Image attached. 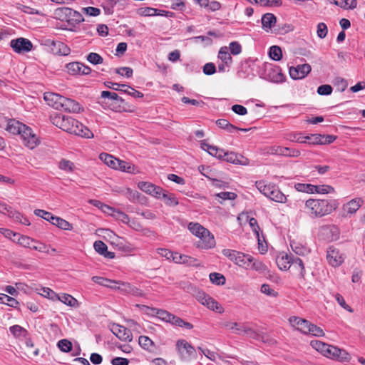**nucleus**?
I'll use <instances>...</instances> for the list:
<instances>
[{"label":"nucleus","instance_id":"f257e3e1","mask_svg":"<svg viewBox=\"0 0 365 365\" xmlns=\"http://www.w3.org/2000/svg\"><path fill=\"white\" fill-rule=\"evenodd\" d=\"M51 122L61 130L86 138H93V133L87 127L71 116L62 114L51 115Z\"/></svg>","mask_w":365,"mask_h":365},{"label":"nucleus","instance_id":"f03ea898","mask_svg":"<svg viewBox=\"0 0 365 365\" xmlns=\"http://www.w3.org/2000/svg\"><path fill=\"white\" fill-rule=\"evenodd\" d=\"M339 205L336 200L309 199L305 202V207L312 217H322L327 215L335 210Z\"/></svg>","mask_w":365,"mask_h":365},{"label":"nucleus","instance_id":"7ed1b4c3","mask_svg":"<svg viewBox=\"0 0 365 365\" xmlns=\"http://www.w3.org/2000/svg\"><path fill=\"white\" fill-rule=\"evenodd\" d=\"M189 231L199 238L195 243L197 248L209 250L215 247L216 242L214 235L198 222H191L187 225Z\"/></svg>","mask_w":365,"mask_h":365},{"label":"nucleus","instance_id":"20e7f679","mask_svg":"<svg viewBox=\"0 0 365 365\" xmlns=\"http://www.w3.org/2000/svg\"><path fill=\"white\" fill-rule=\"evenodd\" d=\"M311 346L324 356L339 361H349L351 356L346 351L319 340L311 341Z\"/></svg>","mask_w":365,"mask_h":365},{"label":"nucleus","instance_id":"39448f33","mask_svg":"<svg viewBox=\"0 0 365 365\" xmlns=\"http://www.w3.org/2000/svg\"><path fill=\"white\" fill-rule=\"evenodd\" d=\"M53 16L56 19L66 22L71 27H75L77 24L84 21L81 13L68 7L56 9L53 11Z\"/></svg>","mask_w":365,"mask_h":365},{"label":"nucleus","instance_id":"423d86ee","mask_svg":"<svg viewBox=\"0 0 365 365\" xmlns=\"http://www.w3.org/2000/svg\"><path fill=\"white\" fill-rule=\"evenodd\" d=\"M256 187L262 194L270 200L279 203L286 202V196L274 184L268 183L265 181H257Z\"/></svg>","mask_w":365,"mask_h":365},{"label":"nucleus","instance_id":"0eeeda50","mask_svg":"<svg viewBox=\"0 0 365 365\" xmlns=\"http://www.w3.org/2000/svg\"><path fill=\"white\" fill-rule=\"evenodd\" d=\"M222 254L240 267H247L254 260V258L250 255L230 249L223 250Z\"/></svg>","mask_w":365,"mask_h":365},{"label":"nucleus","instance_id":"6e6552de","mask_svg":"<svg viewBox=\"0 0 365 365\" xmlns=\"http://www.w3.org/2000/svg\"><path fill=\"white\" fill-rule=\"evenodd\" d=\"M176 350L180 359L184 361H189L196 358L195 347L185 339H178L176 341Z\"/></svg>","mask_w":365,"mask_h":365},{"label":"nucleus","instance_id":"1a4fd4ad","mask_svg":"<svg viewBox=\"0 0 365 365\" xmlns=\"http://www.w3.org/2000/svg\"><path fill=\"white\" fill-rule=\"evenodd\" d=\"M104 84L108 88L123 92L135 98L143 97V94L141 92L134 89L133 88L126 84H120L118 83H113L111 81H106L105 82Z\"/></svg>","mask_w":365,"mask_h":365},{"label":"nucleus","instance_id":"9d476101","mask_svg":"<svg viewBox=\"0 0 365 365\" xmlns=\"http://www.w3.org/2000/svg\"><path fill=\"white\" fill-rule=\"evenodd\" d=\"M101 96L102 98H108L112 101L110 104V107L113 110L116 112L125 110V108L122 106L124 103V100L116 93L103 91L101 92Z\"/></svg>","mask_w":365,"mask_h":365},{"label":"nucleus","instance_id":"9b49d317","mask_svg":"<svg viewBox=\"0 0 365 365\" xmlns=\"http://www.w3.org/2000/svg\"><path fill=\"white\" fill-rule=\"evenodd\" d=\"M318 235L324 240L332 242L339 239V230L334 225H324L319 228Z\"/></svg>","mask_w":365,"mask_h":365},{"label":"nucleus","instance_id":"f8f14e48","mask_svg":"<svg viewBox=\"0 0 365 365\" xmlns=\"http://www.w3.org/2000/svg\"><path fill=\"white\" fill-rule=\"evenodd\" d=\"M11 47L13 50L19 53H24L32 50V43L27 38H18L11 40L10 43Z\"/></svg>","mask_w":365,"mask_h":365},{"label":"nucleus","instance_id":"ddd939ff","mask_svg":"<svg viewBox=\"0 0 365 365\" xmlns=\"http://www.w3.org/2000/svg\"><path fill=\"white\" fill-rule=\"evenodd\" d=\"M138 188L143 192L158 199L161 198L163 189L150 182H139L138 183Z\"/></svg>","mask_w":365,"mask_h":365},{"label":"nucleus","instance_id":"4468645a","mask_svg":"<svg viewBox=\"0 0 365 365\" xmlns=\"http://www.w3.org/2000/svg\"><path fill=\"white\" fill-rule=\"evenodd\" d=\"M327 259L329 264L334 267L340 266L344 261V255L333 246L328 247Z\"/></svg>","mask_w":365,"mask_h":365},{"label":"nucleus","instance_id":"2eb2a0df","mask_svg":"<svg viewBox=\"0 0 365 365\" xmlns=\"http://www.w3.org/2000/svg\"><path fill=\"white\" fill-rule=\"evenodd\" d=\"M24 141V144L31 149H33L37 145L38 138L35 134L33 133L31 128L24 125L19 134Z\"/></svg>","mask_w":365,"mask_h":365},{"label":"nucleus","instance_id":"dca6fc26","mask_svg":"<svg viewBox=\"0 0 365 365\" xmlns=\"http://www.w3.org/2000/svg\"><path fill=\"white\" fill-rule=\"evenodd\" d=\"M311 66L308 63L292 66L289 68V76L292 79H302L311 71Z\"/></svg>","mask_w":365,"mask_h":365},{"label":"nucleus","instance_id":"f3484780","mask_svg":"<svg viewBox=\"0 0 365 365\" xmlns=\"http://www.w3.org/2000/svg\"><path fill=\"white\" fill-rule=\"evenodd\" d=\"M199 297L202 304L206 306L208 309L218 313H222L224 312L223 307L216 300L205 292L200 293Z\"/></svg>","mask_w":365,"mask_h":365},{"label":"nucleus","instance_id":"a211bd4d","mask_svg":"<svg viewBox=\"0 0 365 365\" xmlns=\"http://www.w3.org/2000/svg\"><path fill=\"white\" fill-rule=\"evenodd\" d=\"M289 322L293 327L304 334H307L310 331L309 327L312 323L307 319L293 316L289 317Z\"/></svg>","mask_w":365,"mask_h":365},{"label":"nucleus","instance_id":"6ab92c4d","mask_svg":"<svg viewBox=\"0 0 365 365\" xmlns=\"http://www.w3.org/2000/svg\"><path fill=\"white\" fill-rule=\"evenodd\" d=\"M117 284H118V290L122 294H131L135 297H142L143 295L142 290L128 282L117 281Z\"/></svg>","mask_w":365,"mask_h":365},{"label":"nucleus","instance_id":"aec40b11","mask_svg":"<svg viewBox=\"0 0 365 365\" xmlns=\"http://www.w3.org/2000/svg\"><path fill=\"white\" fill-rule=\"evenodd\" d=\"M63 96L55 93L46 92L43 94V99L47 104L56 110H61V104L63 99Z\"/></svg>","mask_w":365,"mask_h":365},{"label":"nucleus","instance_id":"412c9836","mask_svg":"<svg viewBox=\"0 0 365 365\" xmlns=\"http://www.w3.org/2000/svg\"><path fill=\"white\" fill-rule=\"evenodd\" d=\"M174 262L183 264L187 266L198 267L200 263L196 258L175 252L172 259Z\"/></svg>","mask_w":365,"mask_h":365},{"label":"nucleus","instance_id":"4be33fe9","mask_svg":"<svg viewBox=\"0 0 365 365\" xmlns=\"http://www.w3.org/2000/svg\"><path fill=\"white\" fill-rule=\"evenodd\" d=\"M61 110L68 113H80L83 110V108L75 100L63 97Z\"/></svg>","mask_w":365,"mask_h":365},{"label":"nucleus","instance_id":"5701e85b","mask_svg":"<svg viewBox=\"0 0 365 365\" xmlns=\"http://www.w3.org/2000/svg\"><path fill=\"white\" fill-rule=\"evenodd\" d=\"M223 157V160L227 163L242 165H248V160L247 158L234 152H225Z\"/></svg>","mask_w":365,"mask_h":365},{"label":"nucleus","instance_id":"b1692460","mask_svg":"<svg viewBox=\"0 0 365 365\" xmlns=\"http://www.w3.org/2000/svg\"><path fill=\"white\" fill-rule=\"evenodd\" d=\"M113 331L114 334H115V336L122 341L130 342L133 340V335L130 329L123 326H115Z\"/></svg>","mask_w":365,"mask_h":365},{"label":"nucleus","instance_id":"393cba45","mask_svg":"<svg viewBox=\"0 0 365 365\" xmlns=\"http://www.w3.org/2000/svg\"><path fill=\"white\" fill-rule=\"evenodd\" d=\"M277 24V18L276 16L271 13H267L264 14L262 17V29L267 31H271L274 29Z\"/></svg>","mask_w":365,"mask_h":365},{"label":"nucleus","instance_id":"a878e982","mask_svg":"<svg viewBox=\"0 0 365 365\" xmlns=\"http://www.w3.org/2000/svg\"><path fill=\"white\" fill-rule=\"evenodd\" d=\"M293 260V255L287 253H282L277 256L276 262L278 267L281 270H287L290 268L292 262Z\"/></svg>","mask_w":365,"mask_h":365},{"label":"nucleus","instance_id":"bb28decb","mask_svg":"<svg viewBox=\"0 0 365 365\" xmlns=\"http://www.w3.org/2000/svg\"><path fill=\"white\" fill-rule=\"evenodd\" d=\"M22 128H24V124L15 119H7L6 125L4 126L6 131L14 135H19Z\"/></svg>","mask_w":365,"mask_h":365},{"label":"nucleus","instance_id":"cd10ccee","mask_svg":"<svg viewBox=\"0 0 365 365\" xmlns=\"http://www.w3.org/2000/svg\"><path fill=\"white\" fill-rule=\"evenodd\" d=\"M123 195L131 202H140L144 203L146 202V197L143 195H141L140 192L135 190H133L130 188H126L123 191Z\"/></svg>","mask_w":365,"mask_h":365},{"label":"nucleus","instance_id":"c85d7f7f","mask_svg":"<svg viewBox=\"0 0 365 365\" xmlns=\"http://www.w3.org/2000/svg\"><path fill=\"white\" fill-rule=\"evenodd\" d=\"M361 203V198L353 199L343 206V210L347 214L353 215L359 209Z\"/></svg>","mask_w":365,"mask_h":365},{"label":"nucleus","instance_id":"c756f323","mask_svg":"<svg viewBox=\"0 0 365 365\" xmlns=\"http://www.w3.org/2000/svg\"><path fill=\"white\" fill-rule=\"evenodd\" d=\"M56 297L59 301L67 306L71 307H78L79 306L78 300L71 294L62 293L61 294L56 295Z\"/></svg>","mask_w":365,"mask_h":365},{"label":"nucleus","instance_id":"7c9ffc66","mask_svg":"<svg viewBox=\"0 0 365 365\" xmlns=\"http://www.w3.org/2000/svg\"><path fill=\"white\" fill-rule=\"evenodd\" d=\"M161 200H163L164 203L167 206L175 207L178 205L179 202L176 196L169 192L168 191L163 190V194L161 195Z\"/></svg>","mask_w":365,"mask_h":365},{"label":"nucleus","instance_id":"2f4dec72","mask_svg":"<svg viewBox=\"0 0 365 365\" xmlns=\"http://www.w3.org/2000/svg\"><path fill=\"white\" fill-rule=\"evenodd\" d=\"M48 45L53 46L58 48V51H55L56 53L66 56L70 53V48L61 41H55L53 40H48Z\"/></svg>","mask_w":365,"mask_h":365},{"label":"nucleus","instance_id":"473e14b6","mask_svg":"<svg viewBox=\"0 0 365 365\" xmlns=\"http://www.w3.org/2000/svg\"><path fill=\"white\" fill-rule=\"evenodd\" d=\"M99 158L108 167L113 169H115L116 166L118 164L119 159L108 153H103L100 154Z\"/></svg>","mask_w":365,"mask_h":365},{"label":"nucleus","instance_id":"72a5a7b5","mask_svg":"<svg viewBox=\"0 0 365 365\" xmlns=\"http://www.w3.org/2000/svg\"><path fill=\"white\" fill-rule=\"evenodd\" d=\"M51 223L64 230H71L73 229V225L70 222L59 217L53 216V217H51Z\"/></svg>","mask_w":365,"mask_h":365},{"label":"nucleus","instance_id":"f704fd0d","mask_svg":"<svg viewBox=\"0 0 365 365\" xmlns=\"http://www.w3.org/2000/svg\"><path fill=\"white\" fill-rule=\"evenodd\" d=\"M217 57L221 61L225 62V64L231 66L232 63V58L231 56V53H229V49L227 46H222L220 48Z\"/></svg>","mask_w":365,"mask_h":365},{"label":"nucleus","instance_id":"c9c22d12","mask_svg":"<svg viewBox=\"0 0 365 365\" xmlns=\"http://www.w3.org/2000/svg\"><path fill=\"white\" fill-rule=\"evenodd\" d=\"M243 334H245L247 336L255 339L258 341H262L263 342H267V339L264 335H262L261 334L257 332L252 328L245 325V331H243Z\"/></svg>","mask_w":365,"mask_h":365},{"label":"nucleus","instance_id":"e433bc0d","mask_svg":"<svg viewBox=\"0 0 365 365\" xmlns=\"http://www.w3.org/2000/svg\"><path fill=\"white\" fill-rule=\"evenodd\" d=\"M294 27L292 25L289 24H276L274 29L272 30V33L278 35H284L292 31H293Z\"/></svg>","mask_w":365,"mask_h":365},{"label":"nucleus","instance_id":"4c0bfd02","mask_svg":"<svg viewBox=\"0 0 365 365\" xmlns=\"http://www.w3.org/2000/svg\"><path fill=\"white\" fill-rule=\"evenodd\" d=\"M170 324L186 329H192L193 328V325L191 323L185 322L182 318L174 314L171 317Z\"/></svg>","mask_w":365,"mask_h":365},{"label":"nucleus","instance_id":"58836bf2","mask_svg":"<svg viewBox=\"0 0 365 365\" xmlns=\"http://www.w3.org/2000/svg\"><path fill=\"white\" fill-rule=\"evenodd\" d=\"M115 170H119L120 171L126 172L128 173H135L136 171V168L133 164L130 163L119 160L118 164Z\"/></svg>","mask_w":365,"mask_h":365},{"label":"nucleus","instance_id":"ea45409f","mask_svg":"<svg viewBox=\"0 0 365 365\" xmlns=\"http://www.w3.org/2000/svg\"><path fill=\"white\" fill-rule=\"evenodd\" d=\"M9 331L15 338L23 337L26 339V336L29 335L28 331L19 325H13L10 327Z\"/></svg>","mask_w":365,"mask_h":365},{"label":"nucleus","instance_id":"a19ab883","mask_svg":"<svg viewBox=\"0 0 365 365\" xmlns=\"http://www.w3.org/2000/svg\"><path fill=\"white\" fill-rule=\"evenodd\" d=\"M224 327L231 330L232 333L242 334L245 331V324L237 322H227L224 324Z\"/></svg>","mask_w":365,"mask_h":365},{"label":"nucleus","instance_id":"79ce46f5","mask_svg":"<svg viewBox=\"0 0 365 365\" xmlns=\"http://www.w3.org/2000/svg\"><path fill=\"white\" fill-rule=\"evenodd\" d=\"M139 345L144 349L148 351H153L155 347L154 342L146 336H140L138 339Z\"/></svg>","mask_w":365,"mask_h":365},{"label":"nucleus","instance_id":"37998d69","mask_svg":"<svg viewBox=\"0 0 365 365\" xmlns=\"http://www.w3.org/2000/svg\"><path fill=\"white\" fill-rule=\"evenodd\" d=\"M292 267L299 272L301 277L304 278L305 275V268L302 260L299 257L293 256V260L292 262Z\"/></svg>","mask_w":365,"mask_h":365},{"label":"nucleus","instance_id":"c03bdc74","mask_svg":"<svg viewBox=\"0 0 365 365\" xmlns=\"http://www.w3.org/2000/svg\"><path fill=\"white\" fill-rule=\"evenodd\" d=\"M81 63L80 62H71L66 64V68L68 73L71 75H81Z\"/></svg>","mask_w":365,"mask_h":365},{"label":"nucleus","instance_id":"a18cd8bd","mask_svg":"<svg viewBox=\"0 0 365 365\" xmlns=\"http://www.w3.org/2000/svg\"><path fill=\"white\" fill-rule=\"evenodd\" d=\"M153 311L155 312V314L158 318L161 319L163 322L170 323L171 320V317L173 314L168 312L166 310L158 309H152Z\"/></svg>","mask_w":365,"mask_h":365},{"label":"nucleus","instance_id":"49530a36","mask_svg":"<svg viewBox=\"0 0 365 365\" xmlns=\"http://www.w3.org/2000/svg\"><path fill=\"white\" fill-rule=\"evenodd\" d=\"M334 5L340 6L344 9H354L357 6L356 0H341L334 2Z\"/></svg>","mask_w":365,"mask_h":365},{"label":"nucleus","instance_id":"de8ad7c7","mask_svg":"<svg viewBox=\"0 0 365 365\" xmlns=\"http://www.w3.org/2000/svg\"><path fill=\"white\" fill-rule=\"evenodd\" d=\"M269 57L276 61L281 60L282 58V51L279 46H272L269 48Z\"/></svg>","mask_w":365,"mask_h":365},{"label":"nucleus","instance_id":"09e8293b","mask_svg":"<svg viewBox=\"0 0 365 365\" xmlns=\"http://www.w3.org/2000/svg\"><path fill=\"white\" fill-rule=\"evenodd\" d=\"M335 192L334 188L329 185H314V193L329 194Z\"/></svg>","mask_w":365,"mask_h":365},{"label":"nucleus","instance_id":"8fccbe9b","mask_svg":"<svg viewBox=\"0 0 365 365\" xmlns=\"http://www.w3.org/2000/svg\"><path fill=\"white\" fill-rule=\"evenodd\" d=\"M118 0H103L102 6L105 14L108 15L113 14L114 6L116 5Z\"/></svg>","mask_w":365,"mask_h":365},{"label":"nucleus","instance_id":"3c124183","mask_svg":"<svg viewBox=\"0 0 365 365\" xmlns=\"http://www.w3.org/2000/svg\"><path fill=\"white\" fill-rule=\"evenodd\" d=\"M0 303L6 304L11 307H16V306L19 304V302L16 299L5 294H1L0 295Z\"/></svg>","mask_w":365,"mask_h":365},{"label":"nucleus","instance_id":"603ef678","mask_svg":"<svg viewBox=\"0 0 365 365\" xmlns=\"http://www.w3.org/2000/svg\"><path fill=\"white\" fill-rule=\"evenodd\" d=\"M217 198L220 199L218 202L222 204L224 200H233L237 197V194L232 192H222L215 195Z\"/></svg>","mask_w":365,"mask_h":365},{"label":"nucleus","instance_id":"864d4df0","mask_svg":"<svg viewBox=\"0 0 365 365\" xmlns=\"http://www.w3.org/2000/svg\"><path fill=\"white\" fill-rule=\"evenodd\" d=\"M314 185L305 184V183H297L294 185V188L299 191L306 193H314Z\"/></svg>","mask_w":365,"mask_h":365},{"label":"nucleus","instance_id":"5fc2aeb1","mask_svg":"<svg viewBox=\"0 0 365 365\" xmlns=\"http://www.w3.org/2000/svg\"><path fill=\"white\" fill-rule=\"evenodd\" d=\"M92 281L96 284L108 287L110 284H117V281L109 279L105 277L94 276L92 277Z\"/></svg>","mask_w":365,"mask_h":365},{"label":"nucleus","instance_id":"6e6d98bb","mask_svg":"<svg viewBox=\"0 0 365 365\" xmlns=\"http://www.w3.org/2000/svg\"><path fill=\"white\" fill-rule=\"evenodd\" d=\"M210 281L217 285H223L225 283V277L220 273L213 272L210 274Z\"/></svg>","mask_w":365,"mask_h":365},{"label":"nucleus","instance_id":"4d7b16f0","mask_svg":"<svg viewBox=\"0 0 365 365\" xmlns=\"http://www.w3.org/2000/svg\"><path fill=\"white\" fill-rule=\"evenodd\" d=\"M157 9L152 7H141L138 9V14L142 16H153L157 15Z\"/></svg>","mask_w":365,"mask_h":365},{"label":"nucleus","instance_id":"13d9d810","mask_svg":"<svg viewBox=\"0 0 365 365\" xmlns=\"http://www.w3.org/2000/svg\"><path fill=\"white\" fill-rule=\"evenodd\" d=\"M86 59L89 63L93 65L101 64L103 62V58L101 57V56L97 53L93 52L90 53L87 56Z\"/></svg>","mask_w":365,"mask_h":365},{"label":"nucleus","instance_id":"bf43d9fd","mask_svg":"<svg viewBox=\"0 0 365 365\" xmlns=\"http://www.w3.org/2000/svg\"><path fill=\"white\" fill-rule=\"evenodd\" d=\"M305 140H308L309 144H320L322 143V135L321 134H312L309 135L304 136Z\"/></svg>","mask_w":365,"mask_h":365},{"label":"nucleus","instance_id":"052dcab7","mask_svg":"<svg viewBox=\"0 0 365 365\" xmlns=\"http://www.w3.org/2000/svg\"><path fill=\"white\" fill-rule=\"evenodd\" d=\"M35 240L27 237V236H19L18 238V243L24 247L29 248V247H31V244H34Z\"/></svg>","mask_w":365,"mask_h":365},{"label":"nucleus","instance_id":"680f3d73","mask_svg":"<svg viewBox=\"0 0 365 365\" xmlns=\"http://www.w3.org/2000/svg\"><path fill=\"white\" fill-rule=\"evenodd\" d=\"M58 346L63 352H69L72 349V344L68 339H61L58 342Z\"/></svg>","mask_w":365,"mask_h":365},{"label":"nucleus","instance_id":"e2e57ef3","mask_svg":"<svg viewBox=\"0 0 365 365\" xmlns=\"http://www.w3.org/2000/svg\"><path fill=\"white\" fill-rule=\"evenodd\" d=\"M58 167L63 170L71 172L73 170L74 165L70 160L63 159L60 161Z\"/></svg>","mask_w":365,"mask_h":365},{"label":"nucleus","instance_id":"0e129e2a","mask_svg":"<svg viewBox=\"0 0 365 365\" xmlns=\"http://www.w3.org/2000/svg\"><path fill=\"white\" fill-rule=\"evenodd\" d=\"M309 327L310 331L309 332H307V334H310L312 336L317 337L322 336L324 335V331L317 325L312 323Z\"/></svg>","mask_w":365,"mask_h":365},{"label":"nucleus","instance_id":"69168bd1","mask_svg":"<svg viewBox=\"0 0 365 365\" xmlns=\"http://www.w3.org/2000/svg\"><path fill=\"white\" fill-rule=\"evenodd\" d=\"M34 214L36 216H38L50 222L51 221V217H53V216H54L51 212L45 211L43 210H40V209L35 210Z\"/></svg>","mask_w":365,"mask_h":365},{"label":"nucleus","instance_id":"338daca9","mask_svg":"<svg viewBox=\"0 0 365 365\" xmlns=\"http://www.w3.org/2000/svg\"><path fill=\"white\" fill-rule=\"evenodd\" d=\"M333 88L330 85L325 84L318 87L317 93L321 96H328L332 93Z\"/></svg>","mask_w":365,"mask_h":365},{"label":"nucleus","instance_id":"774afa93","mask_svg":"<svg viewBox=\"0 0 365 365\" xmlns=\"http://www.w3.org/2000/svg\"><path fill=\"white\" fill-rule=\"evenodd\" d=\"M228 49L230 51L231 54L238 55L242 51V46L238 42L233 41L230 43Z\"/></svg>","mask_w":365,"mask_h":365}]
</instances>
